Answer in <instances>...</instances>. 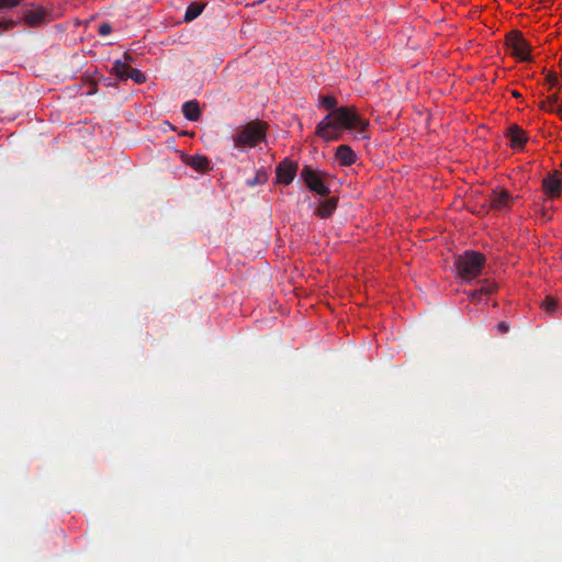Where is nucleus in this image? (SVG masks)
I'll list each match as a JSON object with an SVG mask.
<instances>
[{
	"instance_id": "obj_23",
	"label": "nucleus",
	"mask_w": 562,
	"mask_h": 562,
	"mask_svg": "<svg viewBox=\"0 0 562 562\" xmlns=\"http://www.w3.org/2000/svg\"><path fill=\"white\" fill-rule=\"evenodd\" d=\"M19 4V0H0V9H9L16 7Z\"/></svg>"
},
{
	"instance_id": "obj_11",
	"label": "nucleus",
	"mask_w": 562,
	"mask_h": 562,
	"mask_svg": "<svg viewBox=\"0 0 562 562\" xmlns=\"http://www.w3.org/2000/svg\"><path fill=\"white\" fill-rule=\"evenodd\" d=\"M182 112L186 119L190 121H198L201 115L199 103L195 101H188L182 105Z\"/></svg>"
},
{
	"instance_id": "obj_10",
	"label": "nucleus",
	"mask_w": 562,
	"mask_h": 562,
	"mask_svg": "<svg viewBox=\"0 0 562 562\" xmlns=\"http://www.w3.org/2000/svg\"><path fill=\"white\" fill-rule=\"evenodd\" d=\"M508 135L513 147H521L527 140L525 131L519 128L517 125L509 127Z\"/></svg>"
},
{
	"instance_id": "obj_5",
	"label": "nucleus",
	"mask_w": 562,
	"mask_h": 562,
	"mask_svg": "<svg viewBox=\"0 0 562 562\" xmlns=\"http://www.w3.org/2000/svg\"><path fill=\"white\" fill-rule=\"evenodd\" d=\"M301 177L310 190L315 191L321 195L328 194L329 189L325 184L319 172L311 169L310 167H305L301 172Z\"/></svg>"
},
{
	"instance_id": "obj_24",
	"label": "nucleus",
	"mask_w": 562,
	"mask_h": 562,
	"mask_svg": "<svg viewBox=\"0 0 562 562\" xmlns=\"http://www.w3.org/2000/svg\"><path fill=\"white\" fill-rule=\"evenodd\" d=\"M110 32H111V26H110L109 24H102V25H100V27H99V33H100L101 35H108V34H110Z\"/></svg>"
},
{
	"instance_id": "obj_6",
	"label": "nucleus",
	"mask_w": 562,
	"mask_h": 562,
	"mask_svg": "<svg viewBox=\"0 0 562 562\" xmlns=\"http://www.w3.org/2000/svg\"><path fill=\"white\" fill-rule=\"evenodd\" d=\"M297 171V164L290 160H283L277 167V181L282 184H290Z\"/></svg>"
},
{
	"instance_id": "obj_25",
	"label": "nucleus",
	"mask_w": 562,
	"mask_h": 562,
	"mask_svg": "<svg viewBox=\"0 0 562 562\" xmlns=\"http://www.w3.org/2000/svg\"><path fill=\"white\" fill-rule=\"evenodd\" d=\"M497 328L501 333L505 334L509 330V325L505 322H501L498 325H497Z\"/></svg>"
},
{
	"instance_id": "obj_21",
	"label": "nucleus",
	"mask_w": 562,
	"mask_h": 562,
	"mask_svg": "<svg viewBox=\"0 0 562 562\" xmlns=\"http://www.w3.org/2000/svg\"><path fill=\"white\" fill-rule=\"evenodd\" d=\"M543 307L550 314H552L557 308V301L552 297H547L543 302Z\"/></svg>"
},
{
	"instance_id": "obj_26",
	"label": "nucleus",
	"mask_w": 562,
	"mask_h": 562,
	"mask_svg": "<svg viewBox=\"0 0 562 562\" xmlns=\"http://www.w3.org/2000/svg\"><path fill=\"white\" fill-rule=\"evenodd\" d=\"M470 297L475 301V300H480V297L483 295L482 293H480V289L477 290H473L469 293Z\"/></svg>"
},
{
	"instance_id": "obj_27",
	"label": "nucleus",
	"mask_w": 562,
	"mask_h": 562,
	"mask_svg": "<svg viewBox=\"0 0 562 562\" xmlns=\"http://www.w3.org/2000/svg\"><path fill=\"white\" fill-rule=\"evenodd\" d=\"M555 113L562 119V97H560V101L557 105Z\"/></svg>"
},
{
	"instance_id": "obj_17",
	"label": "nucleus",
	"mask_w": 562,
	"mask_h": 562,
	"mask_svg": "<svg viewBox=\"0 0 562 562\" xmlns=\"http://www.w3.org/2000/svg\"><path fill=\"white\" fill-rule=\"evenodd\" d=\"M337 103V99L333 95H325L319 101V104L326 110H330V112L338 109Z\"/></svg>"
},
{
	"instance_id": "obj_12",
	"label": "nucleus",
	"mask_w": 562,
	"mask_h": 562,
	"mask_svg": "<svg viewBox=\"0 0 562 562\" xmlns=\"http://www.w3.org/2000/svg\"><path fill=\"white\" fill-rule=\"evenodd\" d=\"M509 203V195L506 191L494 192L491 198V205L494 209L506 207Z\"/></svg>"
},
{
	"instance_id": "obj_15",
	"label": "nucleus",
	"mask_w": 562,
	"mask_h": 562,
	"mask_svg": "<svg viewBox=\"0 0 562 562\" xmlns=\"http://www.w3.org/2000/svg\"><path fill=\"white\" fill-rule=\"evenodd\" d=\"M204 5L198 2L191 3L186 11L184 21L191 22L196 19L203 11Z\"/></svg>"
},
{
	"instance_id": "obj_1",
	"label": "nucleus",
	"mask_w": 562,
	"mask_h": 562,
	"mask_svg": "<svg viewBox=\"0 0 562 562\" xmlns=\"http://www.w3.org/2000/svg\"><path fill=\"white\" fill-rule=\"evenodd\" d=\"M369 125V121L355 106H340L317 124L315 134L325 142H335L340 139L345 131L363 133Z\"/></svg>"
},
{
	"instance_id": "obj_19",
	"label": "nucleus",
	"mask_w": 562,
	"mask_h": 562,
	"mask_svg": "<svg viewBox=\"0 0 562 562\" xmlns=\"http://www.w3.org/2000/svg\"><path fill=\"white\" fill-rule=\"evenodd\" d=\"M128 78L133 79L137 83H142L145 81L144 74L135 68L130 69V71L126 76V79H128Z\"/></svg>"
},
{
	"instance_id": "obj_14",
	"label": "nucleus",
	"mask_w": 562,
	"mask_h": 562,
	"mask_svg": "<svg viewBox=\"0 0 562 562\" xmlns=\"http://www.w3.org/2000/svg\"><path fill=\"white\" fill-rule=\"evenodd\" d=\"M559 101H560V97L557 93H552V94L548 95V98L546 100L540 102L539 106H540V109H542L544 111L555 113L557 105H558Z\"/></svg>"
},
{
	"instance_id": "obj_8",
	"label": "nucleus",
	"mask_w": 562,
	"mask_h": 562,
	"mask_svg": "<svg viewBox=\"0 0 562 562\" xmlns=\"http://www.w3.org/2000/svg\"><path fill=\"white\" fill-rule=\"evenodd\" d=\"M182 161L186 165L192 167L194 170H196L199 172H204L210 167V161H209V159L205 156H200V155L187 156V155H182Z\"/></svg>"
},
{
	"instance_id": "obj_13",
	"label": "nucleus",
	"mask_w": 562,
	"mask_h": 562,
	"mask_svg": "<svg viewBox=\"0 0 562 562\" xmlns=\"http://www.w3.org/2000/svg\"><path fill=\"white\" fill-rule=\"evenodd\" d=\"M337 206V202L335 199H329L323 202L319 207L317 209V216L321 218H326L331 215V213L335 211Z\"/></svg>"
},
{
	"instance_id": "obj_4",
	"label": "nucleus",
	"mask_w": 562,
	"mask_h": 562,
	"mask_svg": "<svg viewBox=\"0 0 562 562\" xmlns=\"http://www.w3.org/2000/svg\"><path fill=\"white\" fill-rule=\"evenodd\" d=\"M506 47L507 52L518 60H531L530 45L527 43V41L522 37V35L519 32L514 31L507 35Z\"/></svg>"
},
{
	"instance_id": "obj_20",
	"label": "nucleus",
	"mask_w": 562,
	"mask_h": 562,
	"mask_svg": "<svg viewBox=\"0 0 562 562\" xmlns=\"http://www.w3.org/2000/svg\"><path fill=\"white\" fill-rule=\"evenodd\" d=\"M41 19H42V12H40V11L30 12L25 15V21L31 26L37 24L41 21Z\"/></svg>"
},
{
	"instance_id": "obj_16",
	"label": "nucleus",
	"mask_w": 562,
	"mask_h": 562,
	"mask_svg": "<svg viewBox=\"0 0 562 562\" xmlns=\"http://www.w3.org/2000/svg\"><path fill=\"white\" fill-rule=\"evenodd\" d=\"M131 67L122 63L120 60L115 61L113 65V72L120 78V79H126V76L130 71Z\"/></svg>"
},
{
	"instance_id": "obj_18",
	"label": "nucleus",
	"mask_w": 562,
	"mask_h": 562,
	"mask_svg": "<svg viewBox=\"0 0 562 562\" xmlns=\"http://www.w3.org/2000/svg\"><path fill=\"white\" fill-rule=\"evenodd\" d=\"M479 289L480 293L487 295L496 291V284L488 280H484L481 282V286Z\"/></svg>"
},
{
	"instance_id": "obj_22",
	"label": "nucleus",
	"mask_w": 562,
	"mask_h": 562,
	"mask_svg": "<svg viewBox=\"0 0 562 562\" xmlns=\"http://www.w3.org/2000/svg\"><path fill=\"white\" fill-rule=\"evenodd\" d=\"M546 83L549 86V89H553L558 86V77L554 74H548L546 77Z\"/></svg>"
},
{
	"instance_id": "obj_7",
	"label": "nucleus",
	"mask_w": 562,
	"mask_h": 562,
	"mask_svg": "<svg viewBox=\"0 0 562 562\" xmlns=\"http://www.w3.org/2000/svg\"><path fill=\"white\" fill-rule=\"evenodd\" d=\"M335 158L340 166L348 167L356 162L357 155L348 145H340L336 148Z\"/></svg>"
},
{
	"instance_id": "obj_3",
	"label": "nucleus",
	"mask_w": 562,
	"mask_h": 562,
	"mask_svg": "<svg viewBox=\"0 0 562 562\" xmlns=\"http://www.w3.org/2000/svg\"><path fill=\"white\" fill-rule=\"evenodd\" d=\"M485 265V256L472 249L465 250L456 259L458 274L467 281L479 277Z\"/></svg>"
},
{
	"instance_id": "obj_2",
	"label": "nucleus",
	"mask_w": 562,
	"mask_h": 562,
	"mask_svg": "<svg viewBox=\"0 0 562 562\" xmlns=\"http://www.w3.org/2000/svg\"><path fill=\"white\" fill-rule=\"evenodd\" d=\"M268 124L260 120L251 121L238 127L233 136L236 148L246 150L266 140Z\"/></svg>"
},
{
	"instance_id": "obj_9",
	"label": "nucleus",
	"mask_w": 562,
	"mask_h": 562,
	"mask_svg": "<svg viewBox=\"0 0 562 562\" xmlns=\"http://www.w3.org/2000/svg\"><path fill=\"white\" fill-rule=\"evenodd\" d=\"M562 182L557 176H549L543 180V190L551 196L560 194Z\"/></svg>"
}]
</instances>
